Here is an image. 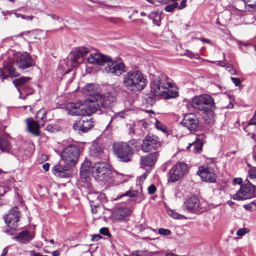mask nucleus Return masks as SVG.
<instances>
[{"instance_id": "1", "label": "nucleus", "mask_w": 256, "mask_h": 256, "mask_svg": "<svg viewBox=\"0 0 256 256\" xmlns=\"http://www.w3.org/2000/svg\"><path fill=\"white\" fill-rule=\"evenodd\" d=\"M90 64H96L100 68L107 73H112L116 76H120L125 72L124 64L122 62H117L112 60L111 58L101 53H94L90 54L88 58Z\"/></svg>"}, {"instance_id": "2", "label": "nucleus", "mask_w": 256, "mask_h": 256, "mask_svg": "<svg viewBox=\"0 0 256 256\" xmlns=\"http://www.w3.org/2000/svg\"><path fill=\"white\" fill-rule=\"evenodd\" d=\"M109 168L110 166L105 162H96L92 166L90 161H84L81 165L80 171L81 180L84 183L83 186H86L88 188H92V185L89 182L90 173L96 178L98 175H101V174Z\"/></svg>"}, {"instance_id": "3", "label": "nucleus", "mask_w": 256, "mask_h": 256, "mask_svg": "<svg viewBox=\"0 0 256 256\" xmlns=\"http://www.w3.org/2000/svg\"><path fill=\"white\" fill-rule=\"evenodd\" d=\"M147 83L146 76L139 70H130L124 76V86L134 92L142 91L146 87Z\"/></svg>"}, {"instance_id": "4", "label": "nucleus", "mask_w": 256, "mask_h": 256, "mask_svg": "<svg viewBox=\"0 0 256 256\" xmlns=\"http://www.w3.org/2000/svg\"><path fill=\"white\" fill-rule=\"evenodd\" d=\"M166 76L160 78H154L153 76L150 83V91L144 94L142 98V104L146 108L152 107L156 102V96H161L162 94L165 92L166 88L163 87L166 82Z\"/></svg>"}, {"instance_id": "5", "label": "nucleus", "mask_w": 256, "mask_h": 256, "mask_svg": "<svg viewBox=\"0 0 256 256\" xmlns=\"http://www.w3.org/2000/svg\"><path fill=\"white\" fill-rule=\"evenodd\" d=\"M192 106L195 109L202 110L210 116L214 114L213 110L216 107L214 98L208 94H202L192 99Z\"/></svg>"}, {"instance_id": "6", "label": "nucleus", "mask_w": 256, "mask_h": 256, "mask_svg": "<svg viewBox=\"0 0 256 256\" xmlns=\"http://www.w3.org/2000/svg\"><path fill=\"white\" fill-rule=\"evenodd\" d=\"M112 150L120 161L128 162L132 160L134 152L129 144L122 142H116L112 145Z\"/></svg>"}, {"instance_id": "7", "label": "nucleus", "mask_w": 256, "mask_h": 256, "mask_svg": "<svg viewBox=\"0 0 256 256\" xmlns=\"http://www.w3.org/2000/svg\"><path fill=\"white\" fill-rule=\"evenodd\" d=\"M80 152V146L78 145L70 144L61 152V158L66 164L74 166L78 161Z\"/></svg>"}, {"instance_id": "8", "label": "nucleus", "mask_w": 256, "mask_h": 256, "mask_svg": "<svg viewBox=\"0 0 256 256\" xmlns=\"http://www.w3.org/2000/svg\"><path fill=\"white\" fill-rule=\"evenodd\" d=\"M188 165L183 162H178L174 164L169 170L168 180L174 182L182 177L188 172Z\"/></svg>"}, {"instance_id": "9", "label": "nucleus", "mask_w": 256, "mask_h": 256, "mask_svg": "<svg viewBox=\"0 0 256 256\" xmlns=\"http://www.w3.org/2000/svg\"><path fill=\"white\" fill-rule=\"evenodd\" d=\"M94 126L92 118L90 116L84 115L78 118L73 125V128L79 133H84Z\"/></svg>"}, {"instance_id": "10", "label": "nucleus", "mask_w": 256, "mask_h": 256, "mask_svg": "<svg viewBox=\"0 0 256 256\" xmlns=\"http://www.w3.org/2000/svg\"><path fill=\"white\" fill-rule=\"evenodd\" d=\"M154 76V78H157L158 77L160 78L162 76H166L165 80L166 84H164L163 86L166 90H164L165 92L162 94L161 96H164L166 99H169L176 98L178 96V89L176 87H173L172 84L169 81L170 78L162 72H158Z\"/></svg>"}, {"instance_id": "11", "label": "nucleus", "mask_w": 256, "mask_h": 256, "mask_svg": "<svg viewBox=\"0 0 256 256\" xmlns=\"http://www.w3.org/2000/svg\"><path fill=\"white\" fill-rule=\"evenodd\" d=\"M184 206L190 212L200 214L205 211L198 198L194 196L188 199L184 202Z\"/></svg>"}, {"instance_id": "12", "label": "nucleus", "mask_w": 256, "mask_h": 256, "mask_svg": "<svg viewBox=\"0 0 256 256\" xmlns=\"http://www.w3.org/2000/svg\"><path fill=\"white\" fill-rule=\"evenodd\" d=\"M142 150L144 152H148L152 150H156L160 147L158 137L154 135L146 136L141 144Z\"/></svg>"}, {"instance_id": "13", "label": "nucleus", "mask_w": 256, "mask_h": 256, "mask_svg": "<svg viewBox=\"0 0 256 256\" xmlns=\"http://www.w3.org/2000/svg\"><path fill=\"white\" fill-rule=\"evenodd\" d=\"M197 174L202 181L209 182H214L216 181V176L212 168L206 166H200Z\"/></svg>"}, {"instance_id": "14", "label": "nucleus", "mask_w": 256, "mask_h": 256, "mask_svg": "<svg viewBox=\"0 0 256 256\" xmlns=\"http://www.w3.org/2000/svg\"><path fill=\"white\" fill-rule=\"evenodd\" d=\"M20 218V212L18 207H14L10 210L8 213L4 216L6 224H11L13 228H17L18 222Z\"/></svg>"}, {"instance_id": "15", "label": "nucleus", "mask_w": 256, "mask_h": 256, "mask_svg": "<svg viewBox=\"0 0 256 256\" xmlns=\"http://www.w3.org/2000/svg\"><path fill=\"white\" fill-rule=\"evenodd\" d=\"M180 124L190 131H193L198 126L199 120L196 115L190 114L184 116Z\"/></svg>"}, {"instance_id": "16", "label": "nucleus", "mask_w": 256, "mask_h": 256, "mask_svg": "<svg viewBox=\"0 0 256 256\" xmlns=\"http://www.w3.org/2000/svg\"><path fill=\"white\" fill-rule=\"evenodd\" d=\"M16 63L18 67L22 70L30 68L35 64L34 61L28 52L21 54L18 56Z\"/></svg>"}, {"instance_id": "17", "label": "nucleus", "mask_w": 256, "mask_h": 256, "mask_svg": "<svg viewBox=\"0 0 256 256\" xmlns=\"http://www.w3.org/2000/svg\"><path fill=\"white\" fill-rule=\"evenodd\" d=\"M66 110L68 114L72 116H82L86 115V106L79 102H72L67 106Z\"/></svg>"}, {"instance_id": "18", "label": "nucleus", "mask_w": 256, "mask_h": 256, "mask_svg": "<svg viewBox=\"0 0 256 256\" xmlns=\"http://www.w3.org/2000/svg\"><path fill=\"white\" fill-rule=\"evenodd\" d=\"M82 92L88 97L87 102H93L100 98V93L96 86L93 84H88L84 86Z\"/></svg>"}, {"instance_id": "19", "label": "nucleus", "mask_w": 256, "mask_h": 256, "mask_svg": "<svg viewBox=\"0 0 256 256\" xmlns=\"http://www.w3.org/2000/svg\"><path fill=\"white\" fill-rule=\"evenodd\" d=\"M70 166L62 165L60 162L55 164L52 168V172L56 176L61 178H68L70 176Z\"/></svg>"}, {"instance_id": "20", "label": "nucleus", "mask_w": 256, "mask_h": 256, "mask_svg": "<svg viewBox=\"0 0 256 256\" xmlns=\"http://www.w3.org/2000/svg\"><path fill=\"white\" fill-rule=\"evenodd\" d=\"M160 156L158 151L150 152L145 156H140V161L142 166L152 167L157 162Z\"/></svg>"}, {"instance_id": "21", "label": "nucleus", "mask_w": 256, "mask_h": 256, "mask_svg": "<svg viewBox=\"0 0 256 256\" xmlns=\"http://www.w3.org/2000/svg\"><path fill=\"white\" fill-rule=\"evenodd\" d=\"M255 188L253 184L249 182L242 184L241 178V200L250 198L254 195Z\"/></svg>"}, {"instance_id": "22", "label": "nucleus", "mask_w": 256, "mask_h": 256, "mask_svg": "<svg viewBox=\"0 0 256 256\" xmlns=\"http://www.w3.org/2000/svg\"><path fill=\"white\" fill-rule=\"evenodd\" d=\"M116 100V98L107 93L104 95L100 94V98L96 100V102H98L100 106L104 108L107 109L110 108L115 103Z\"/></svg>"}, {"instance_id": "23", "label": "nucleus", "mask_w": 256, "mask_h": 256, "mask_svg": "<svg viewBox=\"0 0 256 256\" xmlns=\"http://www.w3.org/2000/svg\"><path fill=\"white\" fill-rule=\"evenodd\" d=\"M34 238V234H30L28 230H24L12 238V239L21 244H26L30 242Z\"/></svg>"}, {"instance_id": "24", "label": "nucleus", "mask_w": 256, "mask_h": 256, "mask_svg": "<svg viewBox=\"0 0 256 256\" xmlns=\"http://www.w3.org/2000/svg\"><path fill=\"white\" fill-rule=\"evenodd\" d=\"M26 122L28 131L35 136H39L40 135V126L38 122L34 120L32 118H28Z\"/></svg>"}, {"instance_id": "25", "label": "nucleus", "mask_w": 256, "mask_h": 256, "mask_svg": "<svg viewBox=\"0 0 256 256\" xmlns=\"http://www.w3.org/2000/svg\"><path fill=\"white\" fill-rule=\"evenodd\" d=\"M203 144L202 138L200 139V137L196 138L194 142L189 144L187 148L194 153H200L202 150Z\"/></svg>"}, {"instance_id": "26", "label": "nucleus", "mask_w": 256, "mask_h": 256, "mask_svg": "<svg viewBox=\"0 0 256 256\" xmlns=\"http://www.w3.org/2000/svg\"><path fill=\"white\" fill-rule=\"evenodd\" d=\"M113 173L112 171L109 168L106 172L101 174V175H98L96 178L98 180L104 182L106 184H110L112 182Z\"/></svg>"}, {"instance_id": "27", "label": "nucleus", "mask_w": 256, "mask_h": 256, "mask_svg": "<svg viewBox=\"0 0 256 256\" xmlns=\"http://www.w3.org/2000/svg\"><path fill=\"white\" fill-rule=\"evenodd\" d=\"M90 103L86 104V115L90 116L92 114L97 112L100 108L98 102L94 101L93 102H88Z\"/></svg>"}, {"instance_id": "28", "label": "nucleus", "mask_w": 256, "mask_h": 256, "mask_svg": "<svg viewBox=\"0 0 256 256\" xmlns=\"http://www.w3.org/2000/svg\"><path fill=\"white\" fill-rule=\"evenodd\" d=\"M130 214V210L126 208H120L117 210L116 216L118 220H124Z\"/></svg>"}, {"instance_id": "29", "label": "nucleus", "mask_w": 256, "mask_h": 256, "mask_svg": "<svg viewBox=\"0 0 256 256\" xmlns=\"http://www.w3.org/2000/svg\"><path fill=\"white\" fill-rule=\"evenodd\" d=\"M126 112V110H122L115 113L114 115L111 117V119L107 127L109 126L110 124L114 120L116 122L125 118L126 116H127Z\"/></svg>"}, {"instance_id": "30", "label": "nucleus", "mask_w": 256, "mask_h": 256, "mask_svg": "<svg viewBox=\"0 0 256 256\" xmlns=\"http://www.w3.org/2000/svg\"><path fill=\"white\" fill-rule=\"evenodd\" d=\"M11 149L10 142L5 138H0V150L2 152H8Z\"/></svg>"}, {"instance_id": "31", "label": "nucleus", "mask_w": 256, "mask_h": 256, "mask_svg": "<svg viewBox=\"0 0 256 256\" xmlns=\"http://www.w3.org/2000/svg\"><path fill=\"white\" fill-rule=\"evenodd\" d=\"M30 80V78L29 77L22 76L19 78L15 79L13 81V84L18 88V90L20 92L18 86H20L22 88H24L26 86L25 83Z\"/></svg>"}, {"instance_id": "32", "label": "nucleus", "mask_w": 256, "mask_h": 256, "mask_svg": "<svg viewBox=\"0 0 256 256\" xmlns=\"http://www.w3.org/2000/svg\"><path fill=\"white\" fill-rule=\"evenodd\" d=\"M148 17L151 20H152L154 24L160 26V14L156 11H152L148 14Z\"/></svg>"}, {"instance_id": "33", "label": "nucleus", "mask_w": 256, "mask_h": 256, "mask_svg": "<svg viewBox=\"0 0 256 256\" xmlns=\"http://www.w3.org/2000/svg\"><path fill=\"white\" fill-rule=\"evenodd\" d=\"M140 128V125H135L134 124H130L128 125V134L130 136H140L142 132H139L138 130Z\"/></svg>"}, {"instance_id": "34", "label": "nucleus", "mask_w": 256, "mask_h": 256, "mask_svg": "<svg viewBox=\"0 0 256 256\" xmlns=\"http://www.w3.org/2000/svg\"><path fill=\"white\" fill-rule=\"evenodd\" d=\"M5 69L10 77H17L20 76V74L16 70L15 68L11 64L6 66Z\"/></svg>"}, {"instance_id": "35", "label": "nucleus", "mask_w": 256, "mask_h": 256, "mask_svg": "<svg viewBox=\"0 0 256 256\" xmlns=\"http://www.w3.org/2000/svg\"><path fill=\"white\" fill-rule=\"evenodd\" d=\"M70 61L72 64H80L82 61V57L75 50L70 56Z\"/></svg>"}, {"instance_id": "36", "label": "nucleus", "mask_w": 256, "mask_h": 256, "mask_svg": "<svg viewBox=\"0 0 256 256\" xmlns=\"http://www.w3.org/2000/svg\"><path fill=\"white\" fill-rule=\"evenodd\" d=\"M138 196V193L134 191H127L124 194L117 196L115 198H114V200H118L122 197L128 196L129 198H134Z\"/></svg>"}, {"instance_id": "37", "label": "nucleus", "mask_w": 256, "mask_h": 256, "mask_svg": "<svg viewBox=\"0 0 256 256\" xmlns=\"http://www.w3.org/2000/svg\"><path fill=\"white\" fill-rule=\"evenodd\" d=\"M90 154L94 158H100L103 155V150L101 148L94 146L90 150Z\"/></svg>"}, {"instance_id": "38", "label": "nucleus", "mask_w": 256, "mask_h": 256, "mask_svg": "<svg viewBox=\"0 0 256 256\" xmlns=\"http://www.w3.org/2000/svg\"><path fill=\"white\" fill-rule=\"evenodd\" d=\"M256 125V114L254 113L252 118L248 122V125L247 126L244 127V130L246 132H248L251 128L250 126H252L253 129L254 130L256 129V126H254Z\"/></svg>"}, {"instance_id": "39", "label": "nucleus", "mask_w": 256, "mask_h": 256, "mask_svg": "<svg viewBox=\"0 0 256 256\" xmlns=\"http://www.w3.org/2000/svg\"><path fill=\"white\" fill-rule=\"evenodd\" d=\"M244 4V10H248L250 12H252L254 10H256V2L254 4H248L250 2L248 0H242Z\"/></svg>"}, {"instance_id": "40", "label": "nucleus", "mask_w": 256, "mask_h": 256, "mask_svg": "<svg viewBox=\"0 0 256 256\" xmlns=\"http://www.w3.org/2000/svg\"><path fill=\"white\" fill-rule=\"evenodd\" d=\"M150 254L147 250H137L130 253V256H150Z\"/></svg>"}, {"instance_id": "41", "label": "nucleus", "mask_w": 256, "mask_h": 256, "mask_svg": "<svg viewBox=\"0 0 256 256\" xmlns=\"http://www.w3.org/2000/svg\"><path fill=\"white\" fill-rule=\"evenodd\" d=\"M178 7V3L173 2L171 4L167 5L164 8L165 11L168 12H173L174 10Z\"/></svg>"}, {"instance_id": "42", "label": "nucleus", "mask_w": 256, "mask_h": 256, "mask_svg": "<svg viewBox=\"0 0 256 256\" xmlns=\"http://www.w3.org/2000/svg\"><path fill=\"white\" fill-rule=\"evenodd\" d=\"M168 213L170 216L174 219L182 220L185 218L184 216L172 210H168Z\"/></svg>"}, {"instance_id": "43", "label": "nucleus", "mask_w": 256, "mask_h": 256, "mask_svg": "<svg viewBox=\"0 0 256 256\" xmlns=\"http://www.w3.org/2000/svg\"><path fill=\"white\" fill-rule=\"evenodd\" d=\"M185 55L187 56L190 58L198 59L200 57L198 53H194L189 50H186Z\"/></svg>"}, {"instance_id": "44", "label": "nucleus", "mask_w": 256, "mask_h": 256, "mask_svg": "<svg viewBox=\"0 0 256 256\" xmlns=\"http://www.w3.org/2000/svg\"><path fill=\"white\" fill-rule=\"evenodd\" d=\"M76 50L80 54V56L82 58L89 52L88 49L85 47L77 48Z\"/></svg>"}, {"instance_id": "45", "label": "nucleus", "mask_w": 256, "mask_h": 256, "mask_svg": "<svg viewBox=\"0 0 256 256\" xmlns=\"http://www.w3.org/2000/svg\"><path fill=\"white\" fill-rule=\"evenodd\" d=\"M243 207L247 210L252 211L256 210V204L254 202H250L246 204H244Z\"/></svg>"}, {"instance_id": "46", "label": "nucleus", "mask_w": 256, "mask_h": 256, "mask_svg": "<svg viewBox=\"0 0 256 256\" xmlns=\"http://www.w3.org/2000/svg\"><path fill=\"white\" fill-rule=\"evenodd\" d=\"M248 176L250 178H256V167H251L248 171Z\"/></svg>"}, {"instance_id": "47", "label": "nucleus", "mask_w": 256, "mask_h": 256, "mask_svg": "<svg viewBox=\"0 0 256 256\" xmlns=\"http://www.w3.org/2000/svg\"><path fill=\"white\" fill-rule=\"evenodd\" d=\"M100 232L104 236H108V237H111V234L108 231V228L103 227L101 228L100 230Z\"/></svg>"}, {"instance_id": "48", "label": "nucleus", "mask_w": 256, "mask_h": 256, "mask_svg": "<svg viewBox=\"0 0 256 256\" xmlns=\"http://www.w3.org/2000/svg\"><path fill=\"white\" fill-rule=\"evenodd\" d=\"M158 233L162 236H169L171 232L169 229L160 228L158 229Z\"/></svg>"}, {"instance_id": "49", "label": "nucleus", "mask_w": 256, "mask_h": 256, "mask_svg": "<svg viewBox=\"0 0 256 256\" xmlns=\"http://www.w3.org/2000/svg\"><path fill=\"white\" fill-rule=\"evenodd\" d=\"M36 118H40L42 120H44L46 118V113L44 111H42V110H38L36 114Z\"/></svg>"}, {"instance_id": "50", "label": "nucleus", "mask_w": 256, "mask_h": 256, "mask_svg": "<svg viewBox=\"0 0 256 256\" xmlns=\"http://www.w3.org/2000/svg\"><path fill=\"white\" fill-rule=\"evenodd\" d=\"M8 226L9 228L8 229L6 230V232L9 233L10 235H13L14 234V232L16 230V228H13L12 226V224H6Z\"/></svg>"}, {"instance_id": "51", "label": "nucleus", "mask_w": 256, "mask_h": 256, "mask_svg": "<svg viewBox=\"0 0 256 256\" xmlns=\"http://www.w3.org/2000/svg\"><path fill=\"white\" fill-rule=\"evenodd\" d=\"M148 193L150 194H152L156 191V188L154 184H152L148 186Z\"/></svg>"}, {"instance_id": "52", "label": "nucleus", "mask_w": 256, "mask_h": 256, "mask_svg": "<svg viewBox=\"0 0 256 256\" xmlns=\"http://www.w3.org/2000/svg\"><path fill=\"white\" fill-rule=\"evenodd\" d=\"M92 236V242H97L98 240L102 238V236L100 234H92L91 235Z\"/></svg>"}, {"instance_id": "53", "label": "nucleus", "mask_w": 256, "mask_h": 256, "mask_svg": "<svg viewBox=\"0 0 256 256\" xmlns=\"http://www.w3.org/2000/svg\"><path fill=\"white\" fill-rule=\"evenodd\" d=\"M30 256H48L47 255H42L40 252H36L34 250L30 251Z\"/></svg>"}, {"instance_id": "54", "label": "nucleus", "mask_w": 256, "mask_h": 256, "mask_svg": "<svg viewBox=\"0 0 256 256\" xmlns=\"http://www.w3.org/2000/svg\"><path fill=\"white\" fill-rule=\"evenodd\" d=\"M187 0H182L180 3V5H178V10H182L186 7Z\"/></svg>"}, {"instance_id": "55", "label": "nucleus", "mask_w": 256, "mask_h": 256, "mask_svg": "<svg viewBox=\"0 0 256 256\" xmlns=\"http://www.w3.org/2000/svg\"><path fill=\"white\" fill-rule=\"evenodd\" d=\"M231 80L236 86H240V78L231 77Z\"/></svg>"}, {"instance_id": "56", "label": "nucleus", "mask_w": 256, "mask_h": 256, "mask_svg": "<svg viewBox=\"0 0 256 256\" xmlns=\"http://www.w3.org/2000/svg\"><path fill=\"white\" fill-rule=\"evenodd\" d=\"M97 198L104 199L106 198V195L104 193L97 192L95 194Z\"/></svg>"}, {"instance_id": "57", "label": "nucleus", "mask_w": 256, "mask_h": 256, "mask_svg": "<svg viewBox=\"0 0 256 256\" xmlns=\"http://www.w3.org/2000/svg\"><path fill=\"white\" fill-rule=\"evenodd\" d=\"M250 231V229L248 228H241V236L248 233Z\"/></svg>"}, {"instance_id": "58", "label": "nucleus", "mask_w": 256, "mask_h": 256, "mask_svg": "<svg viewBox=\"0 0 256 256\" xmlns=\"http://www.w3.org/2000/svg\"><path fill=\"white\" fill-rule=\"evenodd\" d=\"M227 70L230 71L232 74H234L236 73V70L234 69L231 66H228L226 67Z\"/></svg>"}, {"instance_id": "59", "label": "nucleus", "mask_w": 256, "mask_h": 256, "mask_svg": "<svg viewBox=\"0 0 256 256\" xmlns=\"http://www.w3.org/2000/svg\"><path fill=\"white\" fill-rule=\"evenodd\" d=\"M240 190H238V192H236V194H234L233 195V197H232L233 199L236 200H240Z\"/></svg>"}, {"instance_id": "60", "label": "nucleus", "mask_w": 256, "mask_h": 256, "mask_svg": "<svg viewBox=\"0 0 256 256\" xmlns=\"http://www.w3.org/2000/svg\"><path fill=\"white\" fill-rule=\"evenodd\" d=\"M50 168V164L49 163H45L42 165L43 169L46 171H48Z\"/></svg>"}, {"instance_id": "61", "label": "nucleus", "mask_w": 256, "mask_h": 256, "mask_svg": "<svg viewBox=\"0 0 256 256\" xmlns=\"http://www.w3.org/2000/svg\"><path fill=\"white\" fill-rule=\"evenodd\" d=\"M54 126L52 124H48L46 128V130L48 132H53Z\"/></svg>"}, {"instance_id": "62", "label": "nucleus", "mask_w": 256, "mask_h": 256, "mask_svg": "<svg viewBox=\"0 0 256 256\" xmlns=\"http://www.w3.org/2000/svg\"><path fill=\"white\" fill-rule=\"evenodd\" d=\"M247 16L250 18V22H248V23L250 22V23H251L252 22H253L254 20V16L253 14H252L250 12V14H248Z\"/></svg>"}, {"instance_id": "63", "label": "nucleus", "mask_w": 256, "mask_h": 256, "mask_svg": "<svg viewBox=\"0 0 256 256\" xmlns=\"http://www.w3.org/2000/svg\"><path fill=\"white\" fill-rule=\"evenodd\" d=\"M252 156L254 160L256 162V144L253 147Z\"/></svg>"}, {"instance_id": "64", "label": "nucleus", "mask_w": 256, "mask_h": 256, "mask_svg": "<svg viewBox=\"0 0 256 256\" xmlns=\"http://www.w3.org/2000/svg\"><path fill=\"white\" fill-rule=\"evenodd\" d=\"M48 15L54 20H58L59 19V16L54 14H48Z\"/></svg>"}]
</instances>
